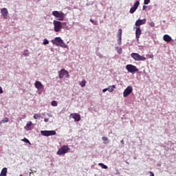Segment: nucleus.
Returning <instances> with one entry per match:
<instances>
[{"label":"nucleus","mask_w":176,"mask_h":176,"mask_svg":"<svg viewBox=\"0 0 176 176\" xmlns=\"http://www.w3.org/2000/svg\"><path fill=\"white\" fill-rule=\"evenodd\" d=\"M52 44L56 45H59L62 48H67V44L62 40L61 37H55L52 40Z\"/></svg>","instance_id":"nucleus-1"},{"label":"nucleus","mask_w":176,"mask_h":176,"mask_svg":"<svg viewBox=\"0 0 176 176\" xmlns=\"http://www.w3.org/2000/svg\"><path fill=\"white\" fill-rule=\"evenodd\" d=\"M53 24H54V31L60 32L63 27V23H61V21H58V20H54Z\"/></svg>","instance_id":"nucleus-2"},{"label":"nucleus","mask_w":176,"mask_h":176,"mask_svg":"<svg viewBox=\"0 0 176 176\" xmlns=\"http://www.w3.org/2000/svg\"><path fill=\"white\" fill-rule=\"evenodd\" d=\"M131 57L133 58L135 60H146V58L144 57V56H141L140 54H138L137 52H133L131 54Z\"/></svg>","instance_id":"nucleus-3"},{"label":"nucleus","mask_w":176,"mask_h":176,"mask_svg":"<svg viewBox=\"0 0 176 176\" xmlns=\"http://www.w3.org/2000/svg\"><path fill=\"white\" fill-rule=\"evenodd\" d=\"M53 16L58 18V20H60V22L63 21L65 19V14L63 12H60L59 11H53L52 12Z\"/></svg>","instance_id":"nucleus-4"},{"label":"nucleus","mask_w":176,"mask_h":176,"mask_svg":"<svg viewBox=\"0 0 176 176\" xmlns=\"http://www.w3.org/2000/svg\"><path fill=\"white\" fill-rule=\"evenodd\" d=\"M126 69L131 74H134L135 72H138L139 71L137 66L133 65L132 64H128L126 65Z\"/></svg>","instance_id":"nucleus-5"},{"label":"nucleus","mask_w":176,"mask_h":176,"mask_svg":"<svg viewBox=\"0 0 176 176\" xmlns=\"http://www.w3.org/2000/svg\"><path fill=\"white\" fill-rule=\"evenodd\" d=\"M69 147L67 145H64L60 147L57 151L58 155H62L63 154L67 153L68 151H69Z\"/></svg>","instance_id":"nucleus-6"},{"label":"nucleus","mask_w":176,"mask_h":176,"mask_svg":"<svg viewBox=\"0 0 176 176\" xmlns=\"http://www.w3.org/2000/svg\"><path fill=\"white\" fill-rule=\"evenodd\" d=\"M58 77L61 79L64 77L65 78H69V73L68 71L65 69H62L58 72Z\"/></svg>","instance_id":"nucleus-7"},{"label":"nucleus","mask_w":176,"mask_h":176,"mask_svg":"<svg viewBox=\"0 0 176 176\" xmlns=\"http://www.w3.org/2000/svg\"><path fill=\"white\" fill-rule=\"evenodd\" d=\"M41 133L45 137H49V135H56V131H41Z\"/></svg>","instance_id":"nucleus-8"},{"label":"nucleus","mask_w":176,"mask_h":176,"mask_svg":"<svg viewBox=\"0 0 176 176\" xmlns=\"http://www.w3.org/2000/svg\"><path fill=\"white\" fill-rule=\"evenodd\" d=\"M133 91V88L132 86H128V87L126 88V89L123 92V96L124 98H126V96H129L131 93Z\"/></svg>","instance_id":"nucleus-9"},{"label":"nucleus","mask_w":176,"mask_h":176,"mask_svg":"<svg viewBox=\"0 0 176 176\" xmlns=\"http://www.w3.org/2000/svg\"><path fill=\"white\" fill-rule=\"evenodd\" d=\"M1 12L3 16V19H8V18L9 17V11H8V8H1Z\"/></svg>","instance_id":"nucleus-10"},{"label":"nucleus","mask_w":176,"mask_h":176,"mask_svg":"<svg viewBox=\"0 0 176 176\" xmlns=\"http://www.w3.org/2000/svg\"><path fill=\"white\" fill-rule=\"evenodd\" d=\"M34 87H35L36 89H38V91H40L41 89H44L43 85L39 80H36L34 82Z\"/></svg>","instance_id":"nucleus-11"},{"label":"nucleus","mask_w":176,"mask_h":176,"mask_svg":"<svg viewBox=\"0 0 176 176\" xmlns=\"http://www.w3.org/2000/svg\"><path fill=\"white\" fill-rule=\"evenodd\" d=\"M140 6V1H137L135 2L133 6L130 8V13H134L135 12L136 10L138 9V7Z\"/></svg>","instance_id":"nucleus-12"},{"label":"nucleus","mask_w":176,"mask_h":176,"mask_svg":"<svg viewBox=\"0 0 176 176\" xmlns=\"http://www.w3.org/2000/svg\"><path fill=\"white\" fill-rule=\"evenodd\" d=\"M141 33H142V30H141L140 27H137L136 30H135V37H136L138 42L140 41Z\"/></svg>","instance_id":"nucleus-13"},{"label":"nucleus","mask_w":176,"mask_h":176,"mask_svg":"<svg viewBox=\"0 0 176 176\" xmlns=\"http://www.w3.org/2000/svg\"><path fill=\"white\" fill-rule=\"evenodd\" d=\"M70 116H72L76 122H79L81 119L80 113H71Z\"/></svg>","instance_id":"nucleus-14"},{"label":"nucleus","mask_w":176,"mask_h":176,"mask_svg":"<svg viewBox=\"0 0 176 176\" xmlns=\"http://www.w3.org/2000/svg\"><path fill=\"white\" fill-rule=\"evenodd\" d=\"M146 22V19H138L135 23V26H140L141 25L145 24Z\"/></svg>","instance_id":"nucleus-15"},{"label":"nucleus","mask_w":176,"mask_h":176,"mask_svg":"<svg viewBox=\"0 0 176 176\" xmlns=\"http://www.w3.org/2000/svg\"><path fill=\"white\" fill-rule=\"evenodd\" d=\"M164 41L166 42H170L172 41V37L170 36V35H168V34H166L163 36Z\"/></svg>","instance_id":"nucleus-16"},{"label":"nucleus","mask_w":176,"mask_h":176,"mask_svg":"<svg viewBox=\"0 0 176 176\" xmlns=\"http://www.w3.org/2000/svg\"><path fill=\"white\" fill-rule=\"evenodd\" d=\"M32 125V122H31L30 120L29 122H28L26 126H25V130L30 131L32 130L31 126Z\"/></svg>","instance_id":"nucleus-17"},{"label":"nucleus","mask_w":176,"mask_h":176,"mask_svg":"<svg viewBox=\"0 0 176 176\" xmlns=\"http://www.w3.org/2000/svg\"><path fill=\"white\" fill-rule=\"evenodd\" d=\"M7 173H8V168H3L0 173V176H6Z\"/></svg>","instance_id":"nucleus-18"},{"label":"nucleus","mask_w":176,"mask_h":176,"mask_svg":"<svg viewBox=\"0 0 176 176\" xmlns=\"http://www.w3.org/2000/svg\"><path fill=\"white\" fill-rule=\"evenodd\" d=\"M122 30L121 28H120V30H118V36L120 37V43H122Z\"/></svg>","instance_id":"nucleus-19"},{"label":"nucleus","mask_w":176,"mask_h":176,"mask_svg":"<svg viewBox=\"0 0 176 176\" xmlns=\"http://www.w3.org/2000/svg\"><path fill=\"white\" fill-rule=\"evenodd\" d=\"M115 89H116V86L115 85H113L112 86H109V88H107L108 91L110 92L113 91Z\"/></svg>","instance_id":"nucleus-20"},{"label":"nucleus","mask_w":176,"mask_h":176,"mask_svg":"<svg viewBox=\"0 0 176 176\" xmlns=\"http://www.w3.org/2000/svg\"><path fill=\"white\" fill-rule=\"evenodd\" d=\"M8 122H9V118L6 117L3 120L0 121V124H3V123H8Z\"/></svg>","instance_id":"nucleus-21"},{"label":"nucleus","mask_w":176,"mask_h":176,"mask_svg":"<svg viewBox=\"0 0 176 176\" xmlns=\"http://www.w3.org/2000/svg\"><path fill=\"white\" fill-rule=\"evenodd\" d=\"M86 84H87V81L85 80L80 81V85L81 87H85V86H86Z\"/></svg>","instance_id":"nucleus-22"},{"label":"nucleus","mask_w":176,"mask_h":176,"mask_svg":"<svg viewBox=\"0 0 176 176\" xmlns=\"http://www.w3.org/2000/svg\"><path fill=\"white\" fill-rule=\"evenodd\" d=\"M102 139L104 144H108V142H109L107 137H102Z\"/></svg>","instance_id":"nucleus-23"},{"label":"nucleus","mask_w":176,"mask_h":176,"mask_svg":"<svg viewBox=\"0 0 176 176\" xmlns=\"http://www.w3.org/2000/svg\"><path fill=\"white\" fill-rule=\"evenodd\" d=\"M41 117V113H34V120H38V118H40Z\"/></svg>","instance_id":"nucleus-24"},{"label":"nucleus","mask_w":176,"mask_h":176,"mask_svg":"<svg viewBox=\"0 0 176 176\" xmlns=\"http://www.w3.org/2000/svg\"><path fill=\"white\" fill-rule=\"evenodd\" d=\"M100 167H102L103 169H107L108 166L104 164V163H99L98 164Z\"/></svg>","instance_id":"nucleus-25"},{"label":"nucleus","mask_w":176,"mask_h":176,"mask_svg":"<svg viewBox=\"0 0 176 176\" xmlns=\"http://www.w3.org/2000/svg\"><path fill=\"white\" fill-rule=\"evenodd\" d=\"M22 142H26L27 144L31 145V142L28 139H27V138H23V139H22Z\"/></svg>","instance_id":"nucleus-26"},{"label":"nucleus","mask_w":176,"mask_h":176,"mask_svg":"<svg viewBox=\"0 0 176 176\" xmlns=\"http://www.w3.org/2000/svg\"><path fill=\"white\" fill-rule=\"evenodd\" d=\"M116 51L118 52V54H122V49L120 47H116Z\"/></svg>","instance_id":"nucleus-27"},{"label":"nucleus","mask_w":176,"mask_h":176,"mask_svg":"<svg viewBox=\"0 0 176 176\" xmlns=\"http://www.w3.org/2000/svg\"><path fill=\"white\" fill-rule=\"evenodd\" d=\"M51 105L53 107H57L58 106L57 101L54 100V101L51 102Z\"/></svg>","instance_id":"nucleus-28"},{"label":"nucleus","mask_w":176,"mask_h":176,"mask_svg":"<svg viewBox=\"0 0 176 176\" xmlns=\"http://www.w3.org/2000/svg\"><path fill=\"white\" fill-rule=\"evenodd\" d=\"M90 21H91V23H92V24H94V25H98V21L96 20V21H95V20H94V19H90Z\"/></svg>","instance_id":"nucleus-29"},{"label":"nucleus","mask_w":176,"mask_h":176,"mask_svg":"<svg viewBox=\"0 0 176 176\" xmlns=\"http://www.w3.org/2000/svg\"><path fill=\"white\" fill-rule=\"evenodd\" d=\"M43 45H49L47 38H44Z\"/></svg>","instance_id":"nucleus-30"},{"label":"nucleus","mask_w":176,"mask_h":176,"mask_svg":"<svg viewBox=\"0 0 176 176\" xmlns=\"http://www.w3.org/2000/svg\"><path fill=\"white\" fill-rule=\"evenodd\" d=\"M150 2H151V0H144V3L145 5H148V4H149Z\"/></svg>","instance_id":"nucleus-31"},{"label":"nucleus","mask_w":176,"mask_h":176,"mask_svg":"<svg viewBox=\"0 0 176 176\" xmlns=\"http://www.w3.org/2000/svg\"><path fill=\"white\" fill-rule=\"evenodd\" d=\"M24 56H29L30 55V52H28V50H26L24 53H23Z\"/></svg>","instance_id":"nucleus-32"},{"label":"nucleus","mask_w":176,"mask_h":176,"mask_svg":"<svg viewBox=\"0 0 176 176\" xmlns=\"http://www.w3.org/2000/svg\"><path fill=\"white\" fill-rule=\"evenodd\" d=\"M149 25H150L151 27H155V23H153V21H152L151 23H149Z\"/></svg>","instance_id":"nucleus-33"},{"label":"nucleus","mask_w":176,"mask_h":176,"mask_svg":"<svg viewBox=\"0 0 176 176\" xmlns=\"http://www.w3.org/2000/svg\"><path fill=\"white\" fill-rule=\"evenodd\" d=\"M150 176H155V173L153 171H149Z\"/></svg>","instance_id":"nucleus-34"},{"label":"nucleus","mask_w":176,"mask_h":176,"mask_svg":"<svg viewBox=\"0 0 176 176\" xmlns=\"http://www.w3.org/2000/svg\"><path fill=\"white\" fill-rule=\"evenodd\" d=\"M2 93H3V88L0 86V94H2Z\"/></svg>","instance_id":"nucleus-35"},{"label":"nucleus","mask_w":176,"mask_h":176,"mask_svg":"<svg viewBox=\"0 0 176 176\" xmlns=\"http://www.w3.org/2000/svg\"><path fill=\"white\" fill-rule=\"evenodd\" d=\"M146 8H147L146 5H144V6H143V8H142V10H146Z\"/></svg>","instance_id":"nucleus-36"},{"label":"nucleus","mask_w":176,"mask_h":176,"mask_svg":"<svg viewBox=\"0 0 176 176\" xmlns=\"http://www.w3.org/2000/svg\"><path fill=\"white\" fill-rule=\"evenodd\" d=\"M108 91V88H104V89H102V91L104 93L105 91Z\"/></svg>","instance_id":"nucleus-37"},{"label":"nucleus","mask_w":176,"mask_h":176,"mask_svg":"<svg viewBox=\"0 0 176 176\" xmlns=\"http://www.w3.org/2000/svg\"><path fill=\"white\" fill-rule=\"evenodd\" d=\"M118 45H121L120 43V37H118Z\"/></svg>","instance_id":"nucleus-38"},{"label":"nucleus","mask_w":176,"mask_h":176,"mask_svg":"<svg viewBox=\"0 0 176 176\" xmlns=\"http://www.w3.org/2000/svg\"><path fill=\"white\" fill-rule=\"evenodd\" d=\"M120 142H121V144H122L123 145H124V140H122Z\"/></svg>","instance_id":"nucleus-39"},{"label":"nucleus","mask_w":176,"mask_h":176,"mask_svg":"<svg viewBox=\"0 0 176 176\" xmlns=\"http://www.w3.org/2000/svg\"><path fill=\"white\" fill-rule=\"evenodd\" d=\"M44 121L45 122H49V118H45Z\"/></svg>","instance_id":"nucleus-40"},{"label":"nucleus","mask_w":176,"mask_h":176,"mask_svg":"<svg viewBox=\"0 0 176 176\" xmlns=\"http://www.w3.org/2000/svg\"><path fill=\"white\" fill-rule=\"evenodd\" d=\"M19 176H23V175H20Z\"/></svg>","instance_id":"nucleus-41"}]
</instances>
